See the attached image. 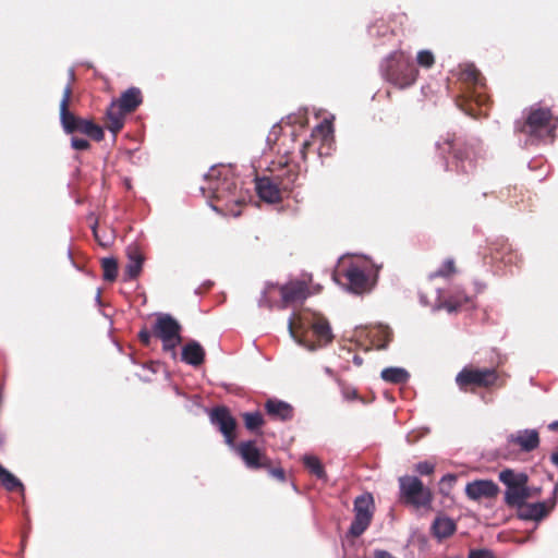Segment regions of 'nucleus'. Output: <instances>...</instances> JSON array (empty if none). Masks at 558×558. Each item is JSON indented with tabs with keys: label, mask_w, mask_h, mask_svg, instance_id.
I'll return each instance as SVG.
<instances>
[{
	"label": "nucleus",
	"mask_w": 558,
	"mask_h": 558,
	"mask_svg": "<svg viewBox=\"0 0 558 558\" xmlns=\"http://www.w3.org/2000/svg\"><path fill=\"white\" fill-rule=\"evenodd\" d=\"M265 409L267 414L275 420L289 421L293 417L292 405L282 400L268 399Z\"/></svg>",
	"instance_id": "obj_20"
},
{
	"label": "nucleus",
	"mask_w": 558,
	"mask_h": 558,
	"mask_svg": "<svg viewBox=\"0 0 558 558\" xmlns=\"http://www.w3.org/2000/svg\"><path fill=\"white\" fill-rule=\"evenodd\" d=\"M499 481L506 486L505 502L510 507H522L532 497L529 477L523 472L506 469L499 473Z\"/></svg>",
	"instance_id": "obj_9"
},
{
	"label": "nucleus",
	"mask_w": 558,
	"mask_h": 558,
	"mask_svg": "<svg viewBox=\"0 0 558 558\" xmlns=\"http://www.w3.org/2000/svg\"><path fill=\"white\" fill-rule=\"evenodd\" d=\"M73 77H74V72L71 70L70 71V78L73 80Z\"/></svg>",
	"instance_id": "obj_53"
},
{
	"label": "nucleus",
	"mask_w": 558,
	"mask_h": 558,
	"mask_svg": "<svg viewBox=\"0 0 558 558\" xmlns=\"http://www.w3.org/2000/svg\"><path fill=\"white\" fill-rule=\"evenodd\" d=\"M269 473L271 476L276 477L277 480H279L281 482H283L286 478L284 471L281 468L270 469Z\"/></svg>",
	"instance_id": "obj_42"
},
{
	"label": "nucleus",
	"mask_w": 558,
	"mask_h": 558,
	"mask_svg": "<svg viewBox=\"0 0 558 558\" xmlns=\"http://www.w3.org/2000/svg\"><path fill=\"white\" fill-rule=\"evenodd\" d=\"M496 380L497 374L492 368L464 367L456 377V383L462 390H465L469 386L489 387Z\"/></svg>",
	"instance_id": "obj_14"
},
{
	"label": "nucleus",
	"mask_w": 558,
	"mask_h": 558,
	"mask_svg": "<svg viewBox=\"0 0 558 558\" xmlns=\"http://www.w3.org/2000/svg\"><path fill=\"white\" fill-rule=\"evenodd\" d=\"M548 428H549L550 430H558V421L551 422V423L548 425Z\"/></svg>",
	"instance_id": "obj_45"
},
{
	"label": "nucleus",
	"mask_w": 558,
	"mask_h": 558,
	"mask_svg": "<svg viewBox=\"0 0 558 558\" xmlns=\"http://www.w3.org/2000/svg\"><path fill=\"white\" fill-rule=\"evenodd\" d=\"M128 263L123 271V280L135 279L142 271L144 257L136 246H129L126 250Z\"/></svg>",
	"instance_id": "obj_19"
},
{
	"label": "nucleus",
	"mask_w": 558,
	"mask_h": 558,
	"mask_svg": "<svg viewBox=\"0 0 558 558\" xmlns=\"http://www.w3.org/2000/svg\"><path fill=\"white\" fill-rule=\"evenodd\" d=\"M468 302H469L468 296L463 298V302L458 299L457 300L450 299V300L445 301L444 303H439L438 305L435 306V308L436 310L446 308L449 313H452V312L457 311L459 307H461L463 303H468Z\"/></svg>",
	"instance_id": "obj_34"
},
{
	"label": "nucleus",
	"mask_w": 558,
	"mask_h": 558,
	"mask_svg": "<svg viewBox=\"0 0 558 558\" xmlns=\"http://www.w3.org/2000/svg\"><path fill=\"white\" fill-rule=\"evenodd\" d=\"M460 78L472 87L465 96L466 105H460L466 114L477 117L486 114L482 107L488 101V97L484 94L483 77L473 64H465L460 73Z\"/></svg>",
	"instance_id": "obj_6"
},
{
	"label": "nucleus",
	"mask_w": 558,
	"mask_h": 558,
	"mask_svg": "<svg viewBox=\"0 0 558 558\" xmlns=\"http://www.w3.org/2000/svg\"><path fill=\"white\" fill-rule=\"evenodd\" d=\"M374 514V500L372 495H361L354 500V519L350 525L349 533L361 536L369 526Z\"/></svg>",
	"instance_id": "obj_13"
},
{
	"label": "nucleus",
	"mask_w": 558,
	"mask_h": 558,
	"mask_svg": "<svg viewBox=\"0 0 558 558\" xmlns=\"http://www.w3.org/2000/svg\"><path fill=\"white\" fill-rule=\"evenodd\" d=\"M71 146L76 150H86L89 147V143L85 138L72 137Z\"/></svg>",
	"instance_id": "obj_38"
},
{
	"label": "nucleus",
	"mask_w": 558,
	"mask_h": 558,
	"mask_svg": "<svg viewBox=\"0 0 558 558\" xmlns=\"http://www.w3.org/2000/svg\"><path fill=\"white\" fill-rule=\"evenodd\" d=\"M181 359L184 363L196 367L204 362L205 351L197 341L191 340L182 348Z\"/></svg>",
	"instance_id": "obj_21"
},
{
	"label": "nucleus",
	"mask_w": 558,
	"mask_h": 558,
	"mask_svg": "<svg viewBox=\"0 0 558 558\" xmlns=\"http://www.w3.org/2000/svg\"><path fill=\"white\" fill-rule=\"evenodd\" d=\"M122 111L132 112L142 102L141 90L136 87H131L125 90L118 100L114 101Z\"/></svg>",
	"instance_id": "obj_23"
},
{
	"label": "nucleus",
	"mask_w": 558,
	"mask_h": 558,
	"mask_svg": "<svg viewBox=\"0 0 558 558\" xmlns=\"http://www.w3.org/2000/svg\"><path fill=\"white\" fill-rule=\"evenodd\" d=\"M456 271L454 260L452 258H447L442 265L433 274L429 275L430 278L436 277H448Z\"/></svg>",
	"instance_id": "obj_33"
},
{
	"label": "nucleus",
	"mask_w": 558,
	"mask_h": 558,
	"mask_svg": "<svg viewBox=\"0 0 558 558\" xmlns=\"http://www.w3.org/2000/svg\"><path fill=\"white\" fill-rule=\"evenodd\" d=\"M432 527L434 535L441 539L452 535L457 526L452 519L448 517H438L435 519Z\"/></svg>",
	"instance_id": "obj_25"
},
{
	"label": "nucleus",
	"mask_w": 558,
	"mask_h": 558,
	"mask_svg": "<svg viewBox=\"0 0 558 558\" xmlns=\"http://www.w3.org/2000/svg\"><path fill=\"white\" fill-rule=\"evenodd\" d=\"M468 558H495L493 553L487 549L471 550Z\"/></svg>",
	"instance_id": "obj_39"
},
{
	"label": "nucleus",
	"mask_w": 558,
	"mask_h": 558,
	"mask_svg": "<svg viewBox=\"0 0 558 558\" xmlns=\"http://www.w3.org/2000/svg\"><path fill=\"white\" fill-rule=\"evenodd\" d=\"M509 444L519 446L524 452H531L539 445V436L536 429H522L507 437Z\"/></svg>",
	"instance_id": "obj_17"
},
{
	"label": "nucleus",
	"mask_w": 558,
	"mask_h": 558,
	"mask_svg": "<svg viewBox=\"0 0 558 558\" xmlns=\"http://www.w3.org/2000/svg\"><path fill=\"white\" fill-rule=\"evenodd\" d=\"M210 207H211L215 211H217V213H221V211H222V210H221L218 206H216V205L210 204Z\"/></svg>",
	"instance_id": "obj_50"
},
{
	"label": "nucleus",
	"mask_w": 558,
	"mask_h": 558,
	"mask_svg": "<svg viewBox=\"0 0 558 558\" xmlns=\"http://www.w3.org/2000/svg\"><path fill=\"white\" fill-rule=\"evenodd\" d=\"M383 77L399 88L411 86L417 76V70L411 57L403 51L390 53L380 64Z\"/></svg>",
	"instance_id": "obj_2"
},
{
	"label": "nucleus",
	"mask_w": 558,
	"mask_h": 558,
	"mask_svg": "<svg viewBox=\"0 0 558 558\" xmlns=\"http://www.w3.org/2000/svg\"><path fill=\"white\" fill-rule=\"evenodd\" d=\"M441 158L444 159V168H445V170H449L450 163H449L448 159L445 156H442Z\"/></svg>",
	"instance_id": "obj_46"
},
{
	"label": "nucleus",
	"mask_w": 558,
	"mask_h": 558,
	"mask_svg": "<svg viewBox=\"0 0 558 558\" xmlns=\"http://www.w3.org/2000/svg\"><path fill=\"white\" fill-rule=\"evenodd\" d=\"M333 145V129L331 121L325 119L315 126L308 140H305L300 147V155L303 160L311 149L316 150L319 157L328 156Z\"/></svg>",
	"instance_id": "obj_11"
},
{
	"label": "nucleus",
	"mask_w": 558,
	"mask_h": 558,
	"mask_svg": "<svg viewBox=\"0 0 558 558\" xmlns=\"http://www.w3.org/2000/svg\"><path fill=\"white\" fill-rule=\"evenodd\" d=\"M96 225H97V223H95V225L92 227V229H93L94 235L97 238Z\"/></svg>",
	"instance_id": "obj_52"
},
{
	"label": "nucleus",
	"mask_w": 558,
	"mask_h": 558,
	"mask_svg": "<svg viewBox=\"0 0 558 558\" xmlns=\"http://www.w3.org/2000/svg\"><path fill=\"white\" fill-rule=\"evenodd\" d=\"M556 128L557 121L549 109L531 107L520 131L525 133L532 143L553 142Z\"/></svg>",
	"instance_id": "obj_3"
},
{
	"label": "nucleus",
	"mask_w": 558,
	"mask_h": 558,
	"mask_svg": "<svg viewBox=\"0 0 558 558\" xmlns=\"http://www.w3.org/2000/svg\"><path fill=\"white\" fill-rule=\"evenodd\" d=\"M401 499L415 509H429L433 496L428 487L416 476L404 475L399 477Z\"/></svg>",
	"instance_id": "obj_10"
},
{
	"label": "nucleus",
	"mask_w": 558,
	"mask_h": 558,
	"mask_svg": "<svg viewBox=\"0 0 558 558\" xmlns=\"http://www.w3.org/2000/svg\"><path fill=\"white\" fill-rule=\"evenodd\" d=\"M380 377L388 383L403 384L408 381L410 375L402 367H387L381 371Z\"/></svg>",
	"instance_id": "obj_26"
},
{
	"label": "nucleus",
	"mask_w": 558,
	"mask_h": 558,
	"mask_svg": "<svg viewBox=\"0 0 558 558\" xmlns=\"http://www.w3.org/2000/svg\"><path fill=\"white\" fill-rule=\"evenodd\" d=\"M550 460L558 468V451L550 456Z\"/></svg>",
	"instance_id": "obj_44"
},
{
	"label": "nucleus",
	"mask_w": 558,
	"mask_h": 558,
	"mask_svg": "<svg viewBox=\"0 0 558 558\" xmlns=\"http://www.w3.org/2000/svg\"><path fill=\"white\" fill-rule=\"evenodd\" d=\"M415 470L421 475H429L434 472L435 465L428 461H422L415 465Z\"/></svg>",
	"instance_id": "obj_37"
},
{
	"label": "nucleus",
	"mask_w": 558,
	"mask_h": 558,
	"mask_svg": "<svg viewBox=\"0 0 558 558\" xmlns=\"http://www.w3.org/2000/svg\"><path fill=\"white\" fill-rule=\"evenodd\" d=\"M283 306L302 303L308 296V288L303 281H292L279 288Z\"/></svg>",
	"instance_id": "obj_16"
},
{
	"label": "nucleus",
	"mask_w": 558,
	"mask_h": 558,
	"mask_svg": "<svg viewBox=\"0 0 558 558\" xmlns=\"http://www.w3.org/2000/svg\"><path fill=\"white\" fill-rule=\"evenodd\" d=\"M0 483L5 489L12 492L19 488H23L21 481L9 472L4 466L0 464Z\"/></svg>",
	"instance_id": "obj_28"
},
{
	"label": "nucleus",
	"mask_w": 558,
	"mask_h": 558,
	"mask_svg": "<svg viewBox=\"0 0 558 558\" xmlns=\"http://www.w3.org/2000/svg\"><path fill=\"white\" fill-rule=\"evenodd\" d=\"M344 277L348 280L351 292L360 294L368 290V277L360 267L351 265L344 271Z\"/></svg>",
	"instance_id": "obj_18"
},
{
	"label": "nucleus",
	"mask_w": 558,
	"mask_h": 558,
	"mask_svg": "<svg viewBox=\"0 0 558 558\" xmlns=\"http://www.w3.org/2000/svg\"><path fill=\"white\" fill-rule=\"evenodd\" d=\"M353 362H354V364L360 366L362 364V359L360 356L355 355L353 357Z\"/></svg>",
	"instance_id": "obj_47"
},
{
	"label": "nucleus",
	"mask_w": 558,
	"mask_h": 558,
	"mask_svg": "<svg viewBox=\"0 0 558 558\" xmlns=\"http://www.w3.org/2000/svg\"><path fill=\"white\" fill-rule=\"evenodd\" d=\"M378 332L381 333L385 337L386 341H385V343L378 344L377 347L379 349H385L387 347L388 341H389V330L387 328H381V329L378 330Z\"/></svg>",
	"instance_id": "obj_43"
},
{
	"label": "nucleus",
	"mask_w": 558,
	"mask_h": 558,
	"mask_svg": "<svg viewBox=\"0 0 558 558\" xmlns=\"http://www.w3.org/2000/svg\"><path fill=\"white\" fill-rule=\"evenodd\" d=\"M290 137H291V141H295V138H296V133H295V131H293V130H292V131L290 132Z\"/></svg>",
	"instance_id": "obj_49"
},
{
	"label": "nucleus",
	"mask_w": 558,
	"mask_h": 558,
	"mask_svg": "<svg viewBox=\"0 0 558 558\" xmlns=\"http://www.w3.org/2000/svg\"><path fill=\"white\" fill-rule=\"evenodd\" d=\"M138 338L145 345H148L151 339V332L147 329H143L138 332Z\"/></svg>",
	"instance_id": "obj_41"
},
{
	"label": "nucleus",
	"mask_w": 558,
	"mask_h": 558,
	"mask_svg": "<svg viewBox=\"0 0 558 558\" xmlns=\"http://www.w3.org/2000/svg\"><path fill=\"white\" fill-rule=\"evenodd\" d=\"M298 178L299 172L289 168L274 178H257L255 189L260 199L270 204L278 203L281 201L282 192H289L294 187Z\"/></svg>",
	"instance_id": "obj_7"
},
{
	"label": "nucleus",
	"mask_w": 558,
	"mask_h": 558,
	"mask_svg": "<svg viewBox=\"0 0 558 558\" xmlns=\"http://www.w3.org/2000/svg\"><path fill=\"white\" fill-rule=\"evenodd\" d=\"M452 165H454L457 172H469L474 168L473 161L470 158L457 154L452 157Z\"/></svg>",
	"instance_id": "obj_31"
},
{
	"label": "nucleus",
	"mask_w": 558,
	"mask_h": 558,
	"mask_svg": "<svg viewBox=\"0 0 558 558\" xmlns=\"http://www.w3.org/2000/svg\"><path fill=\"white\" fill-rule=\"evenodd\" d=\"M498 492V485L490 480H477L468 483L465 486V494L472 500L493 498L497 496Z\"/></svg>",
	"instance_id": "obj_15"
},
{
	"label": "nucleus",
	"mask_w": 558,
	"mask_h": 558,
	"mask_svg": "<svg viewBox=\"0 0 558 558\" xmlns=\"http://www.w3.org/2000/svg\"><path fill=\"white\" fill-rule=\"evenodd\" d=\"M181 325L170 314L159 313L153 326V333L161 340L162 349L175 354V348L180 344Z\"/></svg>",
	"instance_id": "obj_12"
},
{
	"label": "nucleus",
	"mask_w": 558,
	"mask_h": 558,
	"mask_svg": "<svg viewBox=\"0 0 558 558\" xmlns=\"http://www.w3.org/2000/svg\"><path fill=\"white\" fill-rule=\"evenodd\" d=\"M274 289H277V284H274V283H269L266 286L260 299H259V306H267V307H271L272 306V303L271 301L269 300L268 298V294L271 292V290Z\"/></svg>",
	"instance_id": "obj_36"
},
{
	"label": "nucleus",
	"mask_w": 558,
	"mask_h": 558,
	"mask_svg": "<svg viewBox=\"0 0 558 558\" xmlns=\"http://www.w3.org/2000/svg\"><path fill=\"white\" fill-rule=\"evenodd\" d=\"M520 508V518L523 520L539 521L547 515L550 508L547 507V502H533L523 505Z\"/></svg>",
	"instance_id": "obj_22"
},
{
	"label": "nucleus",
	"mask_w": 558,
	"mask_h": 558,
	"mask_svg": "<svg viewBox=\"0 0 558 558\" xmlns=\"http://www.w3.org/2000/svg\"><path fill=\"white\" fill-rule=\"evenodd\" d=\"M456 482L457 476L454 474L444 475L439 482V493L442 496H449Z\"/></svg>",
	"instance_id": "obj_32"
},
{
	"label": "nucleus",
	"mask_w": 558,
	"mask_h": 558,
	"mask_svg": "<svg viewBox=\"0 0 558 558\" xmlns=\"http://www.w3.org/2000/svg\"><path fill=\"white\" fill-rule=\"evenodd\" d=\"M302 460H303L305 468L313 475H315L319 480H325V481L327 480L325 469L316 456L305 454Z\"/></svg>",
	"instance_id": "obj_27"
},
{
	"label": "nucleus",
	"mask_w": 558,
	"mask_h": 558,
	"mask_svg": "<svg viewBox=\"0 0 558 558\" xmlns=\"http://www.w3.org/2000/svg\"><path fill=\"white\" fill-rule=\"evenodd\" d=\"M71 85L66 84L60 101V122L65 133L71 134L81 132L95 141L104 138V130L92 120L78 118L69 111V101L71 98Z\"/></svg>",
	"instance_id": "obj_5"
},
{
	"label": "nucleus",
	"mask_w": 558,
	"mask_h": 558,
	"mask_svg": "<svg viewBox=\"0 0 558 558\" xmlns=\"http://www.w3.org/2000/svg\"><path fill=\"white\" fill-rule=\"evenodd\" d=\"M416 61L421 66L430 68L434 64V56L429 50H421L417 53Z\"/></svg>",
	"instance_id": "obj_35"
},
{
	"label": "nucleus",
	"mask_w": 558,
	"mask_h": 558,
	"mask_svg": "<svg viewBox=\"0 0 558 558\" xmlns=\"http://www.w3.org/2000/svg\"><path fill=\"white\" fill-rule=\"evenodd\" d=\"M125 113L126 112L122 111V109L119 108L116 102H112L107 110V128L111 133H113V135H116L122 129Z\"/></svg>",
	"instance_id": "obj_24"
},
{
	"label": "nucleus",
	"mask_w": 558,
	"mask_h": 558,
	"mask_svg": "<svg viewBox=\"0 0 558 558\" xmlns=\"http://www.w3.org/2000/svg\"><path fill=\"white\" fill-rule=\"evenodd\" d=\"M437 149L440 150V154L449 153L452 149V140L446 138L444 142H437Z\"/></svg>",
	"instance_id": "obj_40"
},
{
	"label": "nucleus",
	"mask_w": 558,
	"mask_h": 558,
	"mask_svg": "<svg viewBox=\"0 0 558 558\" xmlns=\"http://www.w3.org/2000/svg\"><path fill=\"white\" fill-rule=\"evenodd\" d=\"M294 318H290L288 322V329L290 336L302 347L306 348L310 351L316 350L318 347L326 345L331 342L333 335L327 319L320 316H314L312 320H307L306 318H299V327L306 328L311 327L314 337L317 340V344L308 342L303 336H299L294 330Z\"/></svg>",
	"instance_id": "obj_8"
},
{
	"label": "nucleus",
	"mask_w": 558,
	"mask_h": 558,
	"mask_svg": "<svg viewBox=\"0 0 558 558\" xmlns=\"http://www.w3.org/2000/svg\"><path fill=\"white\" fill-rule=\"evenodd\" d=\"M104 271V279L106 281H113L118 275V263L113 257H105L101 260Z\"/></svg>",
	"instance_id": "obj_29"
},
{
	"label": "nucleus",
	"mask_w": 558,
	"mask_h": 558,
	"mask_svg": "<svg viewBox=\"0 0 558 558\" xmlns=\"http://www.w3.org/2000/svg\"><path fill=\"white\" fill-rule=\"evenodd\" d=\"M345 398L347 399H354V398H356V392L355 391H352L350 393L348 392V393H345Z\"/></svg>",
	"instance_id": "obj_48"
},
{
	"label": "nucleus",
	"mask_w": 558,
	"mask_h": 558,
	"mask_svg": "<svg viewBox=\"0 0 558 558\" xmlns=\"http://www.w3.org/2000/svg\"><path fill=\"white\" fill-rule=\"evenodd\" d=\"M206 186L201 190L205 194L208 191L211 197L218 201H226L227 203L239 204L240 199L236 197V185L231 177V169L225 166H214L205 174Z\"/></svg>",
	"instance_id": "obj_4"
},
{
	"label": "nucleus",
	"mask_w": 558,
	"mask_h": 558,
	"mask_svg": "<svg viewBox=\"0 0 558 558\" xmlns=\"http://www.w3.org/2000/svg\"><path fill=\"white\" fill-rule=\"evenodd\" d=\"M532 496L539 493V488H531Z\"/></svg>",
	"instance_id": "obj_51"
},
{
	"label": "nucleus",
	"mask_w": 558,
	"mask_h": 558,
	"mask_svg": "<svg viewBox=\"0 0 558 558\" xmlns=\"http://www.w3.org/2000/svg\"><path fill=\"white\" fill-rule=\"evenodd\" d=\"M243 420L245 427L251 432L256 430L264 424L263 415L258 411L243 413Z\"/></svg>",
	"instance_id": "obj_30"
},
{
	"label": "nucleus",
	"mask_w": 558,
	"mask_h": 558,
	"mask_svg": "<svg viewBox=\"0 0 558 558\" xmlns=\"http://www.w3.org/2000/svg\"><path fill=\"white\" fill-rule=\"evenodd\" d=\"M210 422L218 427L225 437L226 444L234 450L248 469H262L269 465L268 458L257 448L255 441L234 442L235 420L228 409L216 408L210 413Z\"/></svg>",
	"instance_id": "obj_1"
}]
</instances>
